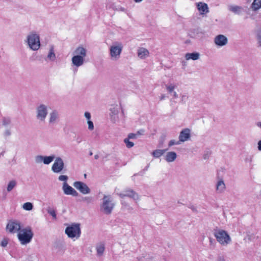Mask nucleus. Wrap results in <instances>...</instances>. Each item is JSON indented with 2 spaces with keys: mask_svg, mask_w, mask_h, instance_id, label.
<instances>
[{
  "mask_svg": "<svg viewBox=\"0 0 261 261\" xmlns=\"http://www.w3.org/2000/svg\"><path fill=\"white\" fill-rule=\"evenodd\" d=\"M196 32V38L200 39L203 37L204 32L199 29H196L195 30Z\"/></svg>",
  "mask_w": 261,
  "mask_h": 261,
  "instance_id": "obj_33",
  "label": "nucleus"
},
{
  "mask_svg": "<svg viewBox=\"0 0 261 261\" xmlns=\"http://www.w3.org/2000/svg\"><path fill=\"white\" fill-rule=\"evenodd\" d=\"M165 98V94H162L161 96L160 97V99L161 100H162L164 99Z\"/></svg>",
  "mask_w": 261,
  "mask_h": 261,
  "instance_id": "obj_52",
  "label": "nucleus"
},
{
  "mask_svg": "<svg viewBox=\"0 0 261 261\" xmlns=\"http://www.w3.org/2000/svg\"><path fill=\"white\" fill-rule=\"evenodd\" d=\"M84 61L85 59L78 56L74 55L71 59L72 64L76 67L82 66L84 63Z\"/></svg>",
  "mask_w": 261,
  "mask_h": 261,
  "instance_id": "obj_17",
  "label": "nucleus"
},
{
  "mask_svg": "<svg viewBox=\"0 0 261 261\" xmlns=\"http://www.w3.org/2000/svg\"><path fill=\"white\" fill-rule=\"evenodd\" d=\"M214 235L216 237L217 241L222 245L226 246L231 241L229 235L226 231L223 229H215Z\"/></svg>",
  "mask_w": 261,
  "mask_h": 261,
  "instance_id": "obj_3",
  "label": "nucleus"
},
{
  "mask_svg": "<svg viewBox=\"0 0 261 261\" xmlns=\"http://www.w3.org/2000/svg\"><path fill=\"white\" fill-rule=\"evenodd\" d=\"M73 186L83 194H88L91 192L88 186L83 182L79 181H75L73 182Z\"/></svg>",
  "mask_w": 261,
  "mask_h": 261,
  "instance_id": "obj_11",
  "label": "nucleus"
},
{
  "mask_svg": "<svg viewBox=\"0 0 261 261\" xmlns=\"http://www.w3.org/2000/svg\"><path fill=\"white\" fill-rule=\"evenodd\" d=\"M187 60H197L200 58V54L197 52H194L192 53H187L185 56Z\"/></svg>",
  "mask_w": 261,
  "mask_h": 261,
  "instance_id": "obj_23",
  "label": "nucleus"
},
{
  "mask_svg": "<svg viewBox=\"0 0 261 261\" xmlns=\"http://www.w3.org/2000/svg\"><path fill=\"white\" fill-rule=\"evenodd\" d=\"M21 225L20 221L16 220H12L8 222L6 226V230L11 233H18L21 229Z\"/></svg>",
  "mask_w": 261,
  "mask_h": 261,
  "instance_id": "obj_9",
  "label": "nucleus"
},
{
  "mask_svg": "<svg viewBox=\"0 0 261 261\" xmlns=\"http://www.w3.org/2000/svg\"><path fill=\"white\" fill-rule=\"evenodd\" d=\"M5 134L6 136H9L11 134V132H10V131L9 130H7L5 131Z\"/></svg>",
  "mask_w": 261,
  "mask_h": 261,
  "instance_id": "obj_50",
  "label": "nucleus"
},
{
  "mask_svg": "<svg viewBox=\"0 0 261 261\" xmlns=\"http://www.w3.org/2000/svg\"><path fill=\"white\" fill-rule=\"evenodd\" d=\"M138 134H133L130 133L128 135V139H137L138 138Z\"/></svg>",
  "mask_w": 261,
  "mask_h": 261,
  "instance_id": "obj_40",
  "label": "nucleus"
},
{
  "mask_svg": "<svg viewBox=\"0 0 261 261\" xmlns=\"http://www.w3.org/2000/svg\"><path fill=\"white\" fill-rule=\"evenodd\" d=\"M172 93H173V96L174 98H176L178 97V94L175 91L173 92Z\"/></svg>",
  "mask_w": 261,
  "mask_h": 261,
  "instance_id": "obj_49",
  "label": "nucleus"
},
{
  "mask_svg": "<svg viewBox=\"0 0 261 261\" xmlns=\"http://www.w3.org/2000/svg\"><path fill=\"white\" fill-rule=\"evenodd\" d=\"M98 158H99V155H98V154H96V155H95V156H94V159H95V160H97Z\"/></svg>",
  "mask_w": 261,
  "mask_h": 261,
  "instance_id": "obj_55",
  "label": "nucleus"
},
{
  "mask_svg": "<svg viewBox=\"0 0 261 261\" xmlns=\"http://www.w3.org/2000/svg\"><path fill=\"white\" fill-rule=\"evenodd\" d=\"M208 156L207 154H204L203 155V158L205 160L208 158Z\"/></svg>",
  "mask_w": 261,
  "mask_h": 261,
  "instance_id": "obj_54",
  "label": "nucleus"
},
{
  "mask_svg": "<svg viewBox=\"0 0 261 261\" xmlns=\"http://www.w3.org/2000/svg\"><path fill=\"white\" fill-rule=\"evenodd\" d=\"M143 133H144V130H140L139 131H138L136 134H138V136L139 135H143Z\"/></svg>",
  "mask_w": 261,
  "mask_h": 261,
  "instance_id": "obj_48",
  "label": "nucleus"
},
{
  "mask_svg": "<svg viewBox=\"0 0 261 261\" xmlns=\"http://www.w3.org/2000/svg\"><path fill=\"white\" fill-rule=\"evenodd\" d=\"M65 233L70 238L78 239L81 235V229L79 224H73L66 227Z\"/></svg>",
  "mask_w": 261,
  "mask_h": 261,
  "instance_id": "obj_6",
  "label": "nucleus"
},
{
  "mask_svg": "<svg viewBox=\"0 0 261 261\" xmlns=\"http://www.w3.org/2000/svg\"><path fill=\"white\" fill-rule=\"evenodd\" d=\"M8 243V240L7 239H4L2 241L1 243V245L2 247H5L6 246H7Z\"/></svg>",
  "mask_w": 261,
  "mask_h": 261,
  "instance_id": "obj_44",
  "label": "nucleus"
},
{
  "mask_svg": "<svg viewBox=\"0 0 261 261\" xmlns=\"http://www.w3.org/2000/svg\"><path fill=\"white\" fill-rule=\"evenodd\" d=\"M54 248L61 254L64 253L66 249L65 243L62 241H57L54 244Z\"/></svg>",
  "mask_w": 261,
  "mask_h": 261,
  "instance_id": "obj_19",
  "label": "nucleus"
},
{
  "mask_svg": "<svg viewBox=\"0 0 261 261\" xmlns=\"http://www.w3.org/2000/svg\"><path fill=\"white\" fill-rule=\"evenodd\" d=\"M92 197H85L83 198V200L84 201L86 202L87 203H90L92 201Z\"/></svg>",
  "mask_w": 261,
  "mask_h": 261,
  "instance_id": "obj_42",
  "label": "nucleus"
},
{
  "mask_svg": "<svg viewBox=\"0 0 261 261\" xmlns=\"http://www.w3.org/2000/svg\"><path fill=\"white\" fill-rule=\"evenodd\" d=\"M92 154H93V153L91 151H90L89 153V155H92Z\"/></svg>",
  "mask_w": 261,
  "mask_h": 261,
  "instance_id": "obj_57",
  "label": "nucleus"
},
{
  "mask_svg": "<svg viewBox=\"0 0 261 261\" xmlns=\"http://www.w3.org/2000/svg\"><path fill=\"white\" fill-rule=\"evenodd\" d=\"M62 190L64 194L65 195H72V196H78L79 194L77 191L72 187L69 186L67 182H63Z\"/></svg>",
  "mask_w": 261,
  "mask_h": 261,
  "instance_id": "obj_12",
  "label": "nucleus"
},
{
  "mask_svg": "<svg viewBox=\"0 0 261 261\" xmlns=\"http://www.w3.org/2000/svg\"><path fill=\"white\" fill-rule=\"evenodd\" d=\"M73 55L85 59L87 56V50L83 46H79L74 51Z\"/></svg>",
  "mask_w": 261,
  "mask_h": 261,
  "instance_id": "obj_20",
  "label": "nucleus"
},
{
  "mask_svg": "<svg viewBox=\"0 0 261 261\" xmlns=\"http://www.w3.org/2000/svg\"><path fill=\"white\" fill-rule=\"evenodd\" d=\"M96 249L97 252V255L98 256H101L105 249V244L103 243H99L96 245Z\"/></svg>",
  "mask_w": 261,
  "mask_h": 261,
  "instance_id": "obj_26",
  "label": "nucleus"
},
{
  "mask_svg": "<svg viewBox=\"0 0 261 261\" xmlns=\"http://www.w3.org/2000/svg\"><path fill=\"white\" fill-rule=\"evenodd\" d=\"M257 149L261 151V140L257 142Z\"/></svg>",
  "mask_w": 261,
  "mask_h": 261,
  "instance_id": "obj_47",
  "label": "nucleus"
},
{
  "mask_svg": "<svg viewBox=\"0 0 261 261\" xmlns=\"http://www.w3.org/2000/svg\"><path fill=\"white\" fill-rule=\"evenodd\" d=\"M214 41L217 46L222 47L227 44L228 39L223 35H218L215 37Z\"/></svg>",
  "mask_w": 261,
  "mask_h": 261,
  "instance_id": "obj_13",
  "label": "nucleus"
},
{
  "mask_svg": "<svg viewBox=\"0 0 261 261\" xmlns=\"http://www.w3.org/2000/svg\"><path fill=\"white\" fill-rule=\"evenodd\" d=\"M84 116L86 117V118L88 120H90L91 118V114L88 112H86L84 114Z\"/></svg>",
  "mask_w": 261,
  "mask_h": 261,
  "instance_id": "obj_46",
  "label": "nucleus"
},
{
  "mask_svg": "<svg viewBox=\"0 0 261 261\" xmlns=\"http://www.w3.org/2000/svg\"><path fill=\"white\" fill-rule=\"evenodd\" d=\"M119 196L123 198L125 197H127L133 199L136 203H137L140 200V197L137 193H136L133 189L127 188L123 190L121 193L117 194Z\"/></svg>",
  "mask_w": 261,
  "mask_h": 261,
  "instance_id": "obj_8",
  "label": "nucleus"
},
{
  "mask_svg": "<svg viewBox=\"0 0 261 261\" xmlns=\"http://www.w3.org/2000/svg\"><path fill=\"white\" fill-rule=\"evenodd\" d=\"M44 156L42 155H37L35 156L34 161L36 164H40L43 163Z\"/></svg>",
  "mask_w": 261,
  "mask_h": 261,
  "instance_id": "obj_32",
  "label": "nucleus"
},
{
  "mask_svg": "<svg viewBox=\"0 0 261 261\" xmlns=\"http://www.w3.org/2000/svg\"><path fill=\"white\" fill-rule=\"evenodd\" d=\"M47 212L53 217L54 219H56L57 216L56 211L53 208L49 207L47 208Z\"/></svg>",
  "mask_w": 261,
  "mask_h": 261,
  "instance_id": "obj_35",
  "label": "nucleus"
},
{
  "mask_svg": "<svg viewBox=\"0 0 261 261\" xmlns=\"http://www.w3.org/2000/svg\"><path fill=\"white\" fill-rule=\"evenodd\" d=\"M187 99V97L186 95H182L181 97V101H185Z\"/></svg>",
  "mask_w": 261,
  "mask_h": 261,
  "instance_id": "obj_51",
  "label": "nucleus"
},
{
  "mask_svg": "<svg viewBox=\"0 0 261 261\" xmlns=\"http://www.w3.org/2000/svg\"><path fill=\"white\" fill-rule=\"evenodd\" d=\"M48 114L47 107L41 104L36 109V118L39 122H44Z\"/></svg>",
  "mask_w": 261,
  "mask_h": 261,
  "instance_id": "obj_7",
  "label": "nucleus"
},
{
  "mask_svg": "<svg viewBox=\"0 0 261 261\" xmlns=\"http://www.w3.org/2000/svg\"><path fill=\"white\" fill-rule=\"evenodd\" d=\"M134 1L136 3H140L142 1V0H134Z\"/></svg>",
  "mask_w": 261,
  "mask_h": 261,
  "instance_id": "obj_56",
  "label": "nucleus"
},
{
  "mask_svg": "<svg viewBox=\"0 0 261 261\" xmlns=\"http://www.w3.org/2000/svg\"><path fill=\"white\" fill-rule=\"evenodd\" d=\"M114 205L115 204L112 202L111 196L105 195L100 205V211L105 214L109 215L112 213Z\"/></svg>",
  "mask_w": 261,
  "mask_h": 261,
  "instance_id": "obj_4",
  "label": "nucleus"
},
{
  "mask_svg": "<svg viewBox=\"0 0 261 261\" xmlns=\"http://www.w3.org/2000/svg\"><path fill=\"white\" fill-rule=\"evenodd\" d=\"M88 128L89 129L92 130L94 129V125H93V122L90 120H88Z\"/></svg>",
  "mask_w": 261,
  "mask_h": 261,
  "instance_id": "obj_43",
  "label": "nucleus"
},
{
  "mask_svg": "<svg viewBox=\"0 0 261 261\" xmlns=\"http://www.w3.org/2000/svg\"><path fill=\"white\" fill-rule=\"evenodd\" d=\"M129 139H128V138H127L124 140V142L125 143L126 147L128 148L132 147L134 145L133 142L129 141Z\"/></svg>",
  "mask_w": 261,
  "mask_h": 261,
  "instance_id": "obj_37",
  "label": "nucleus"
},
{
  "mask_svg": "<svg viewBox=\"0 0 261 261\" xmlns=\"http://www.w3.org/2000/svg\"><path fill=\"white\" fill-rule=\"evenodd\" d=\"M166 150V149H156L152 152V154L154 158H158L164 154Z\"/></svg>",
  "mask_w": 261,
  "mask_h": 261,
  "instance_id": "obj_31",
  "label": "nucleus"
},
{
  "mask_svg": "<svg viewBox=\"0 0 261 261\" xmlns=\"http://www.w3.org/2000/svg\"><path fill=\"white\" fill-rule=\"evenodd\" d=\"M225 184L222 179L218 181L216 184V190L218 193H223L225 190Z\"/></svg>",
  "mask_w": 261,
  "mask_h": 261,
  "instance_id": "obj_24",
  "label": "nucleus"
},
{
  "mask_svg": "<svg viewBox=\"0 0 261 261\" xmlns=\"http://www.w3.org/2000/svg\"><path fill=\"white\" fill-rule=\"evenodd\" d=\"M197 7L200 14L202 15L205 14L208 11L207 5L204 3H199L197 5Z\"/></svg>",
  "mask_w": 261,
  "mask_h": 261,
  "instance_id": "obj_22",
  "label": "nucleus"
},
{
  "mask_svg": "<svg viewBox=\"0 0 261 261\" xmlns=\"http://www.w3.org/2000/svg\"><path fill=\"white\" fill-rule=\"evenodd\" d=\"M59 120V113L56 111H53L49 115L48 122L49 124L54 125L57 123Z\"/></svg>",
  "mask_w": 261,
  "mask_h": 261,
  "instance_id": "obj_15",
  "label": "nucleus"
},
{
  "mask_svg": "<svg viewBox=\"0 0 261 261\" xmlns=\"http://www.w3.org/2000/svg\"><path fill=\"white\" fill-rule=\"evenodd\" d=\"M123 49L121 43L115 42L110 47V56L112 61H116L119 60Z\"/></svg>",
  "mask_w": 261,
  "mask_h": 261,
  "instance_id": "obj_5",
  "label": "nucleus"
},
{
  "mask_svg": "<svg viewBox=\"0 0 261 261\" xmlns=\"http://www.w3.org/2000/svg\"><path fill=\"white\" fill-rule=\"evenodd\" d=\"M175 87L176 86L173 84H170L166 85V88L167 91L170 93H172L174 91V90L175 88Z\"/></svg>",
  "mask_w": 261,
  "mask_h": 261,
  "instance_id": "obj_36",
  "label": "nucleus"
},
{
  "mask_svg": "<svg viewBox=\"0 0 261 261\" xmlns=\"http://www.w3.org/2000/svg\"><path fill=\"white\" fill-rule=\"evenodd\" d=\"M55 159V156L54 154H52L49 156H44L43 163L45 165H49Z\"/></svg>",
  "mask_w": 261,
  "mask_h": 261,
  "instance_id": "obj_30",
  "label": "nucleus"
},
{
  "mask_svg": "<svg viewBox=\"0 0 261 261\" xmlns=\"http://www.w3.org/2000/svg\"><path fill=\"white\" fill-rule=\"evenodd\" d=\"M58 179L60 181H64V182H67V181L68 179V177L65 175H61L59 176Z\"/></svg>",
  "mask_w": 261,
  "mask_h": 261,
  "instance_id": "obj_38",
  "label": "nucleus"
},
{
  "mask_svg": "<svg viewBox=\"0 0 261 261\" xmlns=\"http://www.w3.org/2000/svg\"><path fill=\"white\" fill-rule=\"evenodd\" d=\"M11 122V120L9 118H4L3 120V124L4 125H8Z\"/></svg>",
  "mask_w": 261,
  "mask_h": 261,
  "instance_id": "obj_41",
  "label": "nucleus"
},
{
  "mask_svg": "<svg viewBox=\"0 0 261 261\" xmlns=\"http://www.w3.org/2000/svg\"><path fill=\"white\" fill-rule=\"evenodd\" d=\"M22 207L26 211H31L33 208V205L32 203L28 202L23 204Z\"/></svg>",
  "mask_w": 261,
  "mask_h": 261,
  "instance_id": "obj_34",
  "label": "nucleus"
},
{
  "mask_svg": "<svg viewBox=\"0 0 261 261\" xmlns=\"http://www.w3.org/2000/svg\"><path fill=\"white\" fill-rule=\"evenodd\" d=\"M177 158L176 153L174 151L167 152L165 156V160L168 162H172L174 161Z\"/></svg>",
  "mask_w": 261,
  "mask_h": 261,
  "instance_id": "obj_25",
  "label": "nucleus"
},
{
  "mask_svg": "<svg viewBox=\"0 0 261 261\" xmlns=\"http://www.w3.org/2000/svg\"><path fill=\"white\" fill-rule=\"evenodd\" d=\"M138 57L141 59H145L149 56V52L148 49L144 47H139L137 49Z\"/></svg>",
  "mask_w": 261,
  "mask_h": 261,
  "instance_id": "obj_18",
  "label": "nucleus"
},
{
  "mask_svg": "<svg viewBox=\"0 0 261 261\" xmlns=\"http://www.w3.org/2000/svg\"><path fill=\"white\" fill-rule=\"evenodd\" d=\"M250 8L254 11H256L261 8V0H253Z\"/></svg>",
  "mask_w": 261,
  "mask_h": 261,
  "instance_id": "obj_27",
  "label": "nucleus"
},
{
  "mask_svg": "<svg viewBox=\"0 0 261 261\" xmlns=\"http://www.w3.org/2000/svg\"><path fill=\"white\" fill-rule=\"evenodd\" d=\"M64 168L63 160L61 157L55 158V160L51 166V170L53 172L59 173L62 171Z\"/></svg>",
  "mask_w": 261,
  "mask_h": 261,
  "instance_id": "obj_10",
  "label": "nucleus"
},
{
  "mask_svg": "<svg viewBox=\"0 0 261 261\" xmlns=\"http://www.w3.org/2000/svg\"><path fill=\"white\" fill-rule=\"evenodd\" d=\"M229 11L233 12L236 15H240L244 10L243 7L236 5H229L228 6Z\"/></svg>",
  "mask_w": 261,
  "mask_h": 261,
  "instance_id": "obj_21",
  "label": "nucleus"
},
{
  "mask_svg": "<svg viewBox=\"0 0 261 261\" xmlns=\"http://www.w3.org/2000/svg\"><path fill=\"white\" fill-rule=\"evenodd\" d=\"M25 42L29 48L34 51L38 50L41 46L39 35L35 31H32L28 34Z\"/></svg>",
  "mask_w": 261,
  "mask_h": 261,
  "instance_id": "obj_1",
  "label": "nucleus"
},
{
  "mask_svg": "<svg viewBox=\"0 0 261 261\" xmlns=\"http://www.w3.org/2000/svg\"><path fill=\"white\" fill-rule=\"evenodd\" d=\"M47 59L51 61H54L56 59V55L53 45L50 46L49 53L47 55Z\"/></svg>",
  "mask_w": 261,
  "mask_h": 261,
  "instance_id": "obj_28",
  "label": "nucleus"
},
{
  "mask_svg": "<svg viewBox=\"0 0 261 261\" xmlns=\"http://www.w3.org/2000/svg\"><path fill=\"white\" fill-rule=\"evenodd\" d=\"M34 236L32 228L27 226L21 229L17 233V237L21 245H26L31 242Z\"/></svg>",
  "mask_w": 261,
  "mask_h": 261,
  "instance_id": "obj_2",
  "label": "nucleus"
},
{
  "mask_svg": "<svg viewBox=\"0 0 261 261\" xmlns=\"http://www.w3.org/2000/svg\"><path fill=\"white\" fill-rule=\"evenodd\" d=\"M191 130L189 128L182 129L179 134L178 138L180 142H184L189 140L191 137Z\"/></svg>",
  "mask_w": 261,
  "mask_h": 261,
  "instance_id": "obj_14",
  "label": "nucleus"
},
{
  "mask_svg": "<svg viewBox=\"0 0 261 261\" xmlns=\"http://www.w3.org/2000/svg\"><path fill=\"white\" fill-rule=\"evenodd\" d=\"M256 126H257V127H260V128H261V122H257V123H256Z\"/></svg>",
  "mask_w": 261,
  "mask_h": 261,
  "instance_id": "obj_53",
  "label": "nucleus"
},
{
  "mask_svg": "<svg viewBox=\"0 0 261 261\" xmlns=\"http://www.w3.org/2000/svg\"><path fill=\"white\" fill-rule=\"evenodd\" d=\"M119 109L117 107H114L111 109L110 117L111 121L114 123H117L119 121L118 117Z\"/></svg>",
  "mask_w": 261,
  "mask_h": 261,
  "instance_id": "obj_16",
  "label": "nucleus"
},
{
  "mask_svg": "<svg viewBox=\"0 0 261 261\" xmlns=\"http://www.w3.org/2000/svg\"><path fill=\"white\" fill-rule=\"evenodd\" d=\"M122 115H123V110L122 111Z\"/></svg>",
  "mask_w": 261,
  "mask_h": 261,
  "instance_id": "obj_58",
  "label": "nucleus"
},
{
  "mask_svg": "<svg viewBox=\"0 0 261 261\" xmlns=\"http://www.w3.org/2000/svg\"><path fill=\"white\" fill-rule=\"evenodd\" d=\"M216 261H226V259L224 256L219 255L217 258Z\"/></svg>",
  "mask_w": 261,
  "mask_h": 261,
  "instance_id": "obj_45",
  "label": "nucleus"
},
{
  "mask_svg": "<svg viewBox=\"0 0 261 261\" xmlns=\"http://www.w3.org/2000/svg\"><path fill=\"white\" fill-rule=\"evenodd\" d=\"M180 143H181V142L179 141V140L177 141H176L174 140H171L169 141L168 145L169 147H170L174 145H179V144H180Z\"/></svg>",
  "mask_w": 261,
  "mask_h": 261,
  "instance_id": "obj_39",
  "label": "nucleus"
},
{
  "mask_svg": "<svg viewBox=\"0 0 261 261\" xmlns=\"http://www.w3.org/2000/svg\"><path fill=\"white\" fill-rule=\"evenodd\" d=\"M17 181L15 179L10 180L8 184L7 191L8 192H11L17 186Z\"/></svg>",
  "mask_w": 261,
  "mask_h": 261,
  "instance_id": "obj_29",
  "label": "nucleus"
}]
</instances>
